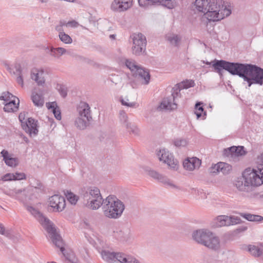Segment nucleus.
<instances>
[{"label":"nucleus","instance_id":"f257e3e1","mask_svg":"<svg viewBox=\"0 0 263 263\" xmlns=\"http://www.w3.org/2000/svg\"><path fill=\"white\" fill-rule=\"evenodd\" d=\"M211 63L207 62L206 64L211 65ZM212 63L215 71L220 76L222 70L224 69L232 75L243 78V81L247 82L249 87L253 84L263 85V69L255 65L230 62L222 60H215Z\"/></svg>","mask_w":263,"mask_h":263},{"label":"nucleus","instance_id":"f03ea898","mask_svg":"<svg viewBox=\"0 0 263 263\" xmlns=\"http://www.w3.org/2000/svg\"><path fill=\"white\" fill-rule=\"evenodd\" d=\"M191 9L195 14L201 16H229L232 6L224 0H195Z\"/></svg>","mask_w":263,"mask_h":263},{"label":"nucleus","instance_id":"7ed1b4c3","mask_svg":"<svg viewBox=\"0 0 263 263\" xmlns=\"http://www.w3.org/2000/svg\"><path fill=\"white\" fill-rule=\"evenodd\" d=\"M234 185L241 192L250 193L255 187L263 184V167L257 169L248 167L240 177L234 181Z\"/></svg>","mask_w":263,"mask_h":263},{"label":"nucleus","instance_id":"20e7f679","mask_svg":"<svg viewBox=\"0 0 263 263\" xmlns=\"http://www.w3.org/2000/svg\"><path fill=\"white\" fill-rule=\"evenodd\" d=\"M26 209L37 220L41 223L49 235L52 242L63 253L65 249L63 247V240L61 237L58 234L53 225L49 219L45 217L39 211L32 206H27Z\"/></svg>","mask_w":263,"mask_h":263},{"label":"nucleus","instance_id":"39448f33","mask_svg":"<svg viewBox=\"0 0 263 263\" xmlns=\"http://www.w3.org/2000/svg\"><path fill=\"white\" fill-rule=\"evenodd\" d=\"M125 209L123 202L114 195H109L104 199L102 211L104 216L110 219L120 218Z\"/></svg>","mask_w":263,"mask_h":263},{"label":"nucleus","instance_id":"423d86ee","mask_svg":"<svg viewBox=\"0 0 263 263\" xmlns=\"http://www.w3.org/2000/svg\"><path fill=\"white\" fill-rule=\"evenodd\" d=\"M79 116L74 121L75 126L79 129H84L89 125L92 119L90 107L86 102H80L78 108Z\"/></svg>","mask_w":263,"mask_h":263},{"label":"nucleus","instance_id":"0eeeda50","mask_svg":"<svg viewBox=\"0 0 263 263\" xmlns=\"http://www.w3.org/2000/svg\"><path fill=\"white\" fill-rule=\"evenodd\" d=\"M133 41L132 53L135 55H141L145 51L146 39L141 33H135L130 35Z\"/></svg>","mask_w":263,"mask_h":263},{"label":"nucleus","instance_id":"6e6552de","mask_svg":"<svg viewBox=\"0 0 263 263\" xmlns=\"http://www.w3.org/2000/svg\"><path fill=\"white\" fill-rule=\"evenodd\" d=\"M159 161L166 163L168 167L172 171H177L179 167L178 161L174 158L172 153L166 149H160L157 153Z\"/></svg>","mask_w":263,"mask_h":263},{"label":"nucleus","instance_id":"1a4fd4ad","mask_svg":"<svg viewBox=\"0 0 263 263\" xmlns=\"http://www.w3.org/2000/svg\"><path fill=\"white\" fill-rule=\"evenodd\" d=\"M29 73V68L24 64L16 63L14 66L13 73L16 76V81L22 87L24 86V78Z\"/></svg>","mask_w":263,"mask_h":263},{"label":"nucleus","instance_id":"9d476101","mask_svg":"<svg viewBox=\"0 0 263 263\" xmlns=\"http://www.w3.org/2000/svg\"><path fill=\"white\" fill-rule=\"evenodd\" d=\"M133 5V0H114L111 9L117 12H123L130 9Z\"/></svg>","mask_w":263,"mask_h":263},{"label":"nucleus","instance_id":"9b49d317","mask_svg":"<svg viewBox=\"0 0 263 263\" xmlns=\"http://www.w3.org/2000/svg\"><path fill=\"white\" fill-rule=\"evenodd\" d=\"M48 202L54 212H61L63 211L66 205L64 197L59 195H54L50 197L49 198Z\"/></svg>","mask_w":263,"mask_h":263},{"label":"nucleus","instance_id":"f8f14e48","mask_svg":"<svg viewBox=\"0 0 263 263\" xmlns=\"http://www.w3.org/2000/svg\"><path fill=\"white\" fill-rule=\"evenodd\" d=\"M212 234L213 233L208 230L200 229L194 231L192 234V237L197 242L204 246L208 240H210Z\"/></svg>","mask_w":263,"mask_h":263},{"label":"nucleus","instance_id":"ddd939ff","mask_svg":"<svg viewBox=\"0 0 263 263\" xmlns=\"http://www.w3.org/2000/svg\"><path fill=\"white\" fill-rule=\"evenodd\" d=\"M147 174L151 177L157 180L159 182L163 183L165 185H167L172 188L180 189L178 186L174 184L173 182L169 179L167 177L154 170H147Z\"/></svg>","mask_w":263,"mask_h":263},{"label":"nucleus","instance_id":"4468645a","mask_svg":"<svg viewBox=\"0 0 263 263\" xmlns=\"http://www.w3.org/2000/svg\"><path fill=\"white\" fill-rule=\"evenodd\" d=\"M23 128L30 136H35L38 133L37 121L32 118H29L25 123L22 124Z\"/></svg>","mask_w":263,"mask_h":263},{"label":"nucleus","instance_id":"2eb2a0df","mask_svg":"<svg viewBox=\"0 0 263 263\" xmlns=\"http://www.w3.org/2000/svg\"><path fill=\"white\" fill-rule=\"evenodd\" d=\"M101 194L100 190L97 187H89L82 190L81 197L84 201L88 202L91 199Z\"/></svg>","mask_w":263,"mask_h":263},{"label":"nucleus","instance_id":"dca6fc26","mask_svg":"<svg viewBox=\"0 0 263 263\" xmlns=\"http://www.w3.org/2000/svg\"><path fill=\"white\" fill-rule=\"evenodd\" d=\"M133 75L139 80L142 84L147 85L149 82L151 76L149 72L140 66L134 72Z\"/></svg>","mask_w":263,"mask_h":263},{"label":"nucleus","instance_id":"f3484780","mask_svg":"<svg viewBox=\"0 0 263 263\" xmlns=\"http://www.w3.org/2000/svg\"><path fill=\"white\" fill-rule=\"evenodd\" d=\"M31 99L34 106L39 108L42 107L44 104L43 90L40 89L34 88L32 91Z\"/></svg>","mask_w":263,"mask_h":263},{"label":"nucleus","instance_id":"a211bd4d","mask_svg":"<svg viewBox=\"0 0 263 263\" xmlns=\"http://www.w3.org/2000/svg\"><path fill=\"white\" fill-rule=\"evenodd\" d=\"M113 236L117 240L121 242L128 241L132 237L131 231L129 229L114 231Z\"/></svg>","mask_w":263,"mask_h":263},{"label":"nucleus","instance_id":"6ab92c4d","mask_svg":"<svg viewBox=\"0 0 263 263\" xmlns=\"http://www.w3.org/2000/svg\"><path fill=\"white\" fill-rule=\"evenodd\" d=\"M201 163V160L197 157L188 158L184 161L183 165L186 170L193 171L199 168Z\"/></svg>","mask_w":263,"mask_h":263},{"label":"nucleus","instance_id":"aec40b11","mask_svg":"<svg viewBox=\"0 0 263 263\" xmlns=\"http://www.w3.org/2000/svg\"><path fill=\"white\" fill-rule=\"evenodd\" d=\"M261 243H259V246H255L252 245H243L242 248L249 252L254 257H260L263 254V249Z\"/></svg>","mask_w":263,"mask_h":263},{"label":"nucleus","instance_id":"412c9836","mask_svg":"<svg viewBox=\"0 0 263 263\" xmlns=\"http://www.w3.org/2000/svg\"><path fill=\"white\" fill-rule=\"evenodd\" d=\"M44 71L37 69H32L31 71V78L35 81L39 86H43L45 82L43 76Z\"/></svg>","mask_w":263,"mask_h":263},{"label":"nucleus","instance_id":"4be33fe9","mask_svg":"<svg viewBox=\"0 0 263 263\" xmlns=\"http://www.w3.org/2000/svg\"><path fill=\"white\" fill-rule=\"evenodd\" d=\"M101 256L103 260L108 263H112L115 259L119 261V254H121V252H111L107 250H103L101 252Z\"/></svg>","mask_w":263,"mask_h":263},{"label":"nucleus","instance_id":"5701e85b","mask_svg":"<svg viewBox=\"0 0 263 263\" xmlns=\"http://www.w3.org/2000/svg\"><path fill=\"white\" fill-rule=\"evenodd\" d=\"M104 199H103L101 194L96 196L95 198L91 199L88 202H87V206L93 210H98L99 208L104 204Z\"/></svg>","mask_w":263,"mask_h":263},{"label":"nucleus","instance_id":"b1692460","mask_svg":"<svg viewBox=\"0 0 263 263\" xmlns=\"http://www.w3.org/2000/svg\"><path fill=\"white\" fill-rule=\"evenodd\" d=\"M204 246L211 250L218 251L221 247L220 240L218 237L214 236L213 233L210 240H208Z\"/></svg>","mask_w":263,"mask_h":263},{"label":"nucleus","instance_id":"393cba45","mask_svg":"<svg viewBox=\"0 0 263 263\" xmlns=\"http://www.w3.org/2000/svg\"><path fill=\"white\" fill-rule=\"evenodd\" d=\"M45 51L52 57L59 58L61 55L66 53V49L62 47H47L45 48Z\"/></svg>","mask_w":263,"mask_h":263},{"label":"nucleus","instance_id":"a878e982","mask_svg":"<svg viewBox=\"0 0 263 263\" xmlns=\"http://www.w3.org/2000/svg\"><path fill=\"white\" fill-rule=\"evenodd\" d=\"M8 195L18 200L23 201L26 198V190L15 189L9 191Z\"/></svg>","mask_w":263,"mask_h":263},{"label":"nucleus","instance_id":"bb28decb","mask_svg":"<svg viewBox=\"0 0 263 263\" xmlns=\"http://www.w3.org/2000/svg\"><path fill=\"white\" fill-rule=\"evenodd\" d=\"M165 38L171 45L175 47H178L181 40L179 35L172 32L167 33Z\"/></svg>","mask_w":263,"mask_h":263},{"label":"nucleus","instance_id":"cd10ccee","mask_svg":"<svg viewBox=\"0 0 263 263\" xmlns=\"http://www.w3.org/2000/svg\"><path fill=\"white\" fill-rule=\"evenodd\" d=\"M160 107L164 109L174 110L177 108V104L172 97L164 98L162 101Z\"/></svg>","mask_w":263,"mask_h":263},{"label":"nucleus","instance_id":"c85d7f7f","mask_svg":"<svg viewBox=\"0 0 263 263\" xmlns=\"http://www.w3.org/2000/svg\"><path fill=\"white\" fill-rule=\"evenodd\" d=\"M17 103H16L15 100L13 99L10 100L9 102H6L4 107V110L6 112H14L17 110L18 108L19 100L16 98Z\"/></svg>","mask_w":263,"mask_h":263},{"label":"nucleus","instance_id":"c756f323","mask_svg":"<svg viewBox=\"0 0 263 263\" xmlns=\"http://www.w3.org/2000/svg\"><path fill=\"white\" fill-rule=\"evenodd\" d=\"M119 255V261L121 263H141L140 260L132 255H127L123 253Z\"/></svg>","mask_w":263,"mask_h":263},{"label":"nucleus","instance_id":"7c9ffc66","mask_svg":"<svg viewBox=\"0 0 263 263\" xmlns=\"http://www.w3.org/2000/svg\"><path fill=\"white\" fill-rule=\"evenodd\" d=\"M46 105L48 109H51L55 118L57 120H60L61 119V112L55 102H48Z\"/></svg>","mask_w":263,"mask_h":263},{"label":"nucleus","instance_id":"2f4dec72","mask_svg":"<svg viewBox=\"0 0 263 263\" xmlns=\"http://www.w3.org/2000/svg\"><path fill=\"white\" fill-rule=\"evenodd\" d=\"M203 103L200 102H198L196 103L195 106V109L196 111H195V114L197 116V118L198 119L201 118L203 120L205 118L206 116V112L204 110V109L202 106H201Z\"/></svg>","mask_w":263,"mask_h":263},{"label":"nucleus","instance_id":"473e14b6","mask_svg":"<svg viewBox=\"0 0 263 263\" xmlns=\"http://www.w3.org/2000/svg\"><path fill=\"white\" fill-rule=\"evenodd\" d=\"M228 216L227 215L218 216L214 220V226L215 227L228 226Z\"/></svg>","mask_w":263,"mask_h":263},{"label":"nucleus","instance_id":"72a5a7b5","mask_svg":"<svg viewBox=\"0 0 263 263\" xmlns=\"http://www.w3.org/2000/svg\"><path fill=\"white\" fill-rule=\"evenodd\" d=\"M219 170L223 175L229 174L232 170V166L227 163L220 162H219Z\"/></svg>","mask_w":263,"mask_h":263},{"label":"nucleus","instance_id":"f704fd0d","mask_svg":"<svg viewBox=\"0 0 263 263\" xmlns=\"http://www.w3.org/2000/svg\"><path fill=\"white\" fill-rule=\"evenodd\" d=\"M240 215L243 218L250 221H260L263 219V217L260 215H253L250 213H241Z\"/></svg>","mask_w":263,"mask_h":263},{"label":"nucleus","instance_id":"c9c22d12","mask_svg":"<svg viewBox=\"0 0 263 263\" xmlns=\"http://www.w3.org/2000/svg\"><path fill=\"white\" fill-rule=\"evenodd\" d=\"M119 119L123 126L125 127L126 129H128L130 123L128 122L127 114L123 110L120 111Z\"/></svg>","mask_w":263,"mask_h":263},{"label":"nucleus","instance_id":"e433bc0d","mask_svg":"<svg viewBox=\"0 0 263 263\" xmlns=\"http://www.w3.org/2000/svg\"><path fill=\"white\" fill-rule=\"evenodd\" d=\"M125 64L126 66L130 69L133 74L140 66L136 64L135 61L132 59H126L125 61Z\"/></svg>","mask_w":263,"mask_h":263},{"label":"nucleus","instance_id":"4c0bfd02","mask_svg":"<svg viewBox=\"0 0 263 263\" xmlns=\"http://www.w3.org/2000/svg\"><path fill=\"white\" fill-rule=\"evenodd\" d=\"M65 194L67 200L69 201V202H70L72 204H76L78 200V196L74 195L73 193L69 191H67Z\"/></svg>","mask_w":263,"mask_h":263},{"label":"nucleus","instance_id":"58836bf2","mask_svg":"<svg viewBox=\"0 0 263 263\" xmlns=\"http://www.w3.org/2000/svg\"><path fill=\"white\" fill-rule=\"evenodd\" d=\"M182 89V88L180 87L179 84H177L172 88V96L171 97L173 99V101L175 100V99L177 97H180V90Z\"/></svg>","mask_w":263,"mask_h":263},{"label":"nucleus","instance_id":"ea45409f","mask_svg":"<svg viewBox=\"0 0 263 263\" xmlns=\"http://www.w3.org/2000/svg\"><path fill=\"white\" fill-rule=\"evenodd\" d=\"M154 3H159L162 6L170 9L174 8L175 7V3L172 0H154Z\"/></svg>","mask_w":263,"mask_h":263},{"label":"nucleus","instance_id":"a19ab883","mask_svg":"<svg viewBox=\"0 0 263 263\" xmlns=\"http://www.w3.org/2000/svg\"><path fill=\"white\" fill-rule=\"evenodd\" d=\"M16 97L14 96L9 92H5L2 93V95L0 96V100H4L6 102H9L10 100H12L13 99H16Z\"/></svg>","mask_w":263,"mask_h":263},{"label":"nucleus","instance_id":"79ce46f5","mask_svg":"<svg viewBox=\"0 0 263 263\" xmlns=\"http://www.w3.org/2000/svg\"><path fill=\"white\" fill-rule=\"evenodd\" d=\"M238 149L237 146H233L228 148H226L223 151V154L227 156H235V152Z\"/></svg>","mask_w":263,"mask_h":263},{"label":"nucleus","instance_id":"37998d69","mask_svg":"<svg viewBox=\"0 0 263 263\" xmlns=\"http://www.w3.org/2000/svg\"><path fill=\"white\" fill-rule=\"evenodd\" d=\"M59 36L60 40L65 44H70L72 42L71 37L65 32L61 33V34H59Z\"/></svg>","mask_w":263,"mask_h":263},{"label":"nucleus","instance_id":"c03bdc74","mask_svg":"<svg viewBox=\"0 0 263 263\" xmlns=\"http://www.w3.org/2000/svg\"><path fill=\"white\" fill-rule=\"evenodd\" d=\"M5 162L8 166L15 167L18 164V160L16 158H12L10 157L5 160Z\"/></svg>","mask_w":263,"mask_h":263},{"label":"nucleus","instance_id":"a18cd8bd","mask_svg":"<svg viewBox=\"0 0 263 263\" xmlns=\"http://www.w3.org/2000/svg\"><path fill=\"white\" fill-rule=\"evenodd\" d=\"M0 234L5 236L9 238H12V234L11 230H6L5 227L0 223Z\"/></svg>","mask_w":263,"mask_h":263},{"label":"nucleus","instance_id":"49530a36","mask_svg":"<svg viewBox=\"0 0 263 263\" xmlns=\"http://www.w3.org/2000/svg\"><path fill=\"white\" fill-rule=\"evenodd\" d=\"M228 226L230 225L239 223L241 221L239 217L234 216H228Z\"/></svg>","mask_w":263,"mask_h":263},{"label":"nucleus","instance_id":"de8ad7c7","mask_svg":"<svg viewBox=\"0 0 263 263\" xmlns=\"http://www.w3.org/2000/svg\"><path fill=\"white\" fill-rule=\"evenodd\" d=\"M179 84H180V87L182 88V89H187L194 87L195 85L194 81L193 80H186Z\"/></svg>","mask_w":263,"mask_h":263},{"label":"nucleus","instance_id":"09e8293b","mask_svg":"<svg viewBox=\"0 0 263 263\" xmlns=\"http://www.w3.org/2000/svg\"><path fill=\"white\" fill-rule=\"evenodd\" d=\"M173 143L176 147H183L186 145L187 141L184 139H176Z\"/></svg>","mask_w":263,"mask_h":263},{"label":"nucleus","instance_id":"8fccbe9b","mask_svg":"<svg viewBox=\"0 0 263 263\" xmlns=\"http://www.w3.org/2000/svg\"><path fill=\"white\" fill-rule=\"evenodd\" d=\"M30 184H31L32 187H33L35 189H40L42 186L41 182L39 180H36L35 179H31V180L30 181Z\"/></svg>","mask_w":263,"mask_h":263},{"label":"nucleus","instance_id":"3c124183","mask_svg":"<svg viewBox=\"0 0 263 263\" xmlns=\"http://www.w3.org/2000/svg\"><path fill=\"white\" fill-rule=\"evenodd\" d=\"M218 166H219V162L217 164H213L210 168V173L212 174H217L219 173L220 170H219Z\"/></svg>","mask_w":263,"mask_h":263},{"label":"nucleus","instance_id":"603ef678","mask_svg":"<svg viewBox=\"0 0 263 263\" xmlns=\"http://www.w3.org/2000/svg\"><path fill=\"white\" fill-rule=\"evenodd\" d=\"M14 173H7L2 177V180L5 181L14 180Z\"/></svg>","mask_w":263,"mask_h":263},{"label":"nucleus","instance_id":"864d4df0","mask_svg":"<svg viewBox=\"0 0 263 263\" xmlns=\"http://www.w3.org/2000/svg\"><path fill=\"white\" fill-rule=\"evenodd\" d=\"M138 3L141 7H146L149 4H153L154 0H138Z\"/></svg>","mask_w":263,"mask_h":263},{"label":"nucleus","instance_id":"5fc2aeb1","mask_svg":"<svg viewBox=\"0 0 263 263\" xmlns=\"http://www.w3.org/2000/svg\"><path fill=\"white\" fill-rule=\"evenodd\" d=\"M14 180H20L26 178V175L23 173L16 172L14 174Z\"/></svg>","mask_w":263,"mask_h":263},{"label":"nucleus","instance_id":"6e6d98bb","mask_svg":"<svg viewBox=\"0 0 263 263\" xmlns=\"http://www.w3.org/2000/svg\"><path fill=\"white\" fill-rule=\"evenodd\" d=\"M63 26H66V22L61 21L59 25H57L55 27V29L59 33V34H61V33L64 32V29L63 28Z\"/></svg>","mask_w":263,"mask_h":263},{"label":"nucleus","instance_id":"4d7b16f0","mask_svg":"<svg viewBox=\"0 0 263 263\" xmlns=\"http://www.w3.org/2000/svg\"><path fill=\"white\" fill-rule=\"evenodd\" d=\"M238 149L235 152V156H243L246 154V152L244 150V147L242 146H237Z\"/></svg>","mask_w":263,"mask_h":263},{"label":"nucleus","instance_id":"13d9d810","mask_svg":"<svg viewBox=\"0 0 263 263\" xmlns=\"http://www.w3.org/2000/svg\"><path fill=\"white\" fill-rule=\"evenodd\" d=\"M128 99H127L126 100H125L124 99H121V102L123 105L126 106L128 107H135V106L136 104V103H135V102L129 103V102H128Z\"/></svg>","mask_w":263,"mask_h":263},{"label":"nucleus","instance_id":"bf43d9fd","mask_svg":"<svg viewBox=\"0 0 263 263\" xmlns=\"http://www.w3.org/2000/svg\"><path fill=\"white\" fill-rule=\"evenodd\" d=\"M127 129L128 130V132L134 134H137L138 133V129L137 127V126L131 124L130 123L128 129Z\"/></svg>","mask_w":263,"mask_h":263},{"label":"nucleus","instance_id":"052dcab7","mask_svg":"<svg viewBox=\"0 0 263 263\" xmlns=\"http://www.w3.org/2000/svg\"><path fill=\"white\" fill-rule=\"evenodd\" d=\"M79 25V23L74 20L69 21L67 23L66 22V27H73V28H76Z\"/></svg>","mask_w":263,"mask_h":263},{"label":"nucleus","instance_id":"680f3d73","mask_svg":"<svg viewBox=\"0 0 263 263\" xmlns=\"http://www.w3.org/2000/svg\"><path fill=\"white\" fill-rule=\"evenodd\" d=\"M58 89L61 96L63 98H65L67 94L66 88L62 86H60Z\"/></svg>","mask_w":263,"mask_h":263},{"label":"nucleus","instance_id":"e2e57ef3","mask_svg":"<svg viewBox=\"0 0 263 263\" xmlns=\"http://www.w3.org/2000/svg\"><path fill=\"white\" fill-rule=\"evenodd\" d=\"M256 163L258 165H263V153L257 156L256 159Z\"/></svg>","mask_w":263,"mask_h":263},{"label":"nucleus","instance_id":"0e129e2a","mask_svg":"<svg viewBox=\"0 0 263 263\" xmlns=\"http://www.w3.org/2000/svg\"><path fill=\"white\" fill-rule=\"evenodd\" d=\"M1 154L2 155V156L3 157L4 161H5V160H6L7 158H9V157H10L9 155V153H8V151H7L6 150H4V149L1 152Z\"/></svg>","mask_w":263,"mask_h":263},{"label":"nucleus","instance_id":"69168bd1","mask_svg":"<svg viewBox=\"0 0 263 263\" xmlns=\"http://www.w3.org/2000/svg\"><path fill=\"white\" fill-rule=\"evenodd\" d=\"M76 58L78 60H80L81 61L89 63V61H90V60L88 59L83 57L81 55H76Z\"/></svg>","mask_w":263,"mask_h":263},{"label":"nucleus","instance_id":"338daca9","mask_svg":"<svg viewBox=\"0 0 263 263\" xmlns=\"http://www.w3.org/2000/svg\"><path fill=\"white\" fill-rule=\"evenodd\" d=\"M208 21V22H217V21H220L224 17H206Z\"/></svg>","mask_w":263,"mask_h":263},{"label":"nucleus","instance_id":"774afa93","mask_svg":"<svg viewBox=\"0 0 263 263\" xmlns=\"http://www.w3.org/2000/svg\"><path fill=\"white\" fill-rule=\"evenodd\" d=\"M202 193V191L196 188H193L191 189V193L195 194L197 195H199Z\"/></svg>","mask_w":263,"mask_h":263}]
</instances>
